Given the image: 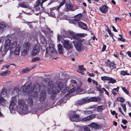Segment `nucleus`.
I'll list each match as a JSON object with an SVG mask.
<instances>
[{
  "label": "nucleus",
  "instance_id": "1",
  "mask_svg": "<svg viewBox=\"0 0 131 131\" xmlns=\"http://www.w3.org/2000/svg\"><path fill=\"white\" fill-rule=\"evenodd\" d=\"M21 45L22 43L21 42L18 44L17 41L11 42L10 39H7L5 41L4 48L2 52L3 55H5L9 49L11 53H14L15 55H18Z\"/></svg>",
  "mask_w": 131,
  "mask_h": 131
},
{
  "label": "nucleus",
  "instance_id": "2",
  "mask_svg": "<svg viewBox=\"0 0 131 131\" xmlns=\"http://www.w3.org/2000/svg\"><path fill=\"white\" fill-rule=\"evenodd\" d=\"M40 86L39 84L36 83L32 86L29 84L27 87L23 86L21 88V94L24 95L28 94L29 96H31L34 98L37 99L38 93L40 91Z\"/></svg>",
  "mask_w": 131,
  "mask_h": 131
},
{
  "label": "nucleus",
  "instance_id": "3",
  "mask_svg": "<svg viewBox=\"0 0 131 131\" xmlns=\"http://www.w3.org/2000/svg\"><path fill=\"white\" fill-rule=\"evenodd\" d=\"M63 87V84L60 82H57L54 84L52 82H50L48 83L47 88L48 93V94L52 93V95L53 94L54 95L58 93Z\"/></svg>",
  "mask_w": 131,
  "mask_h": 131
},
{
  "label": "nucleus",
  "instance_id": "4",
  "mask_svg": "<svg viewBox=\"0 0 131 131\" xmlns=\"http://www.w3.org/2000/svg\"><path fill=\"white\" fill-rule=\"evenodd\" d=\"M19 94V89L17 88H15L13 90L12 92V95L13 97H12V100L11 101L9 107L10 112L12 114L15 113V108L17 107V106L16 105V103L17 102L16 99L14 97L16 96Z\"/></svg>",
  "mask_w": 131,
  "mask_h": 131
},
{
  "label": "nucleus",
  "instance_id": "5",
  "mask_svg": "<svg viewBox=\"0 0 131 131\" xmlns=\"http://www.w3.org/2000/svg\"><path fill=\"white\" fill-rule=\"evenodd\" d=\"M63 32L65 33V35H62V36L64 38L68 37L71 38V39L73 38L76 40V39H78L77 37V36L80 37H84L87 35L86 34L84 33H79L75 34L74 32L72 31H66L63 30Z\"/></svg>",
  "mask_w": 131,
  "mask_h": 131
},
{
  "label": "nucleus",
  "instance_id": "6",
  "mask_svg": "<svg viewBox=\"0 0 131 131\" xmlns=\"http://www.w3.org/2000/svg\"><path fill=\"white\" fill-rule=\"evenodd\" d=\"M18 104L19 108L18 112L19 114L25 115L28 112V106L25 104V101L22 99L18 101Z\"/></svg>",
  "mask_w": 131,
  "mask_h": 131
},
{
  "label": "nucleus",
  "instance_id": "7",
  "mask_svg": "<svg viewBox=\"0 0 131 131\" xmlns=\"http://www.w3.org/2000/svg\"><path fill=\"white\" fill-rule=\"evenodd\" d=\"M85 41L84 40L78 39L75 41H73V43L76 50L80 52L83 50L84 48Z\"/></svg>",
  "mask_w": 131,
  "mask_h": 131
},
{
  "label": "nucleus",
  "instance_id": "8",
  "mask_svg": "<svg viewBox=\"0 0 131 131\" xmlns=\"http://www.w3.org/2000/svg\"><path fill=\"white\" fill-rule=\"evenodd\" d=\"M78 112H80V111L79 110L77 111H71L69 112V118L71 121H75V122L80 121L81 119L79 118V115L76 114H78Z\"/></svg>",
  "mask_w": 131,
  "mask_h": 131
},
{
  "label": "nucleus",
  "instance_id": "9",
  "mask_svg": "<svg viewBox=\"0 0 131 131\" xmlns=\"http://www.w3.org/2000/svg\"><path fill=\"white\" fill-rule=\"evenodd\" d=\"M61 42L65 49L68 51L67 53L68 55L69 53L72 52L71 50L73 47L72 43H70L69 41L66 40H63V41H61Z\"/></svg>",
  "mask_w": 131,
  "mask_h": 131
},
{
  "label": "nucleus",
  "instance_id": "10",
  "mask_svg": "<svg viewBox=\"0 0 131 131\" xmlns=\"http://www.w3.org/2000/svg\"><path fill=\"white\" fill-rule=\"evenodd\" d=\"M30 44L28 42H27L24 43L23 48L21 49L22 54L25 56L27 54L28 51L30 47Z\"/></svg>",
  "mask_w": 131,
  "mask_h": 131
},
{
  "label": "nucleus",
  "instance_id": "11",
  "mask_svg": "<svg viewBox=\"0 0 131 131\" xmlns=\"http://www.w3.org/2000/svg\"><path fill=\"white\" fill-rule=\"evenodd\" d=\"M56 52L54 44L51 43H49V47H47L46 49V53H49L50 54Z\"/></svg>",
  "mask_w": 131,
  "mask_h": 131
},
{
  "label": "nucleus",
  "instance_id": "12",
  "mask_svg": "<svg viewBox=\"0 0 131 131\" xmlns=\"http://www.w3.org/2000/svg\"><path fill=\"white\" fill-rule=\"evenodd\" d=\"M76 85V82L75 80H71V83L70 84V86H72L73 87H75ZM75 87L69 90L68 93L66 94L67 95H69L74 92L75 89Z\"/></svg>",
  "mask_w": 131,
  "mask_h": 131
},
{
  "label": "nucleus",
  "instance_id": "13",
  "mask_svg": "<svg viewBox=\"0 0 131 131\" xmlns=\"http://www.w3.org/2000/svg\"><path fill=\"white\" fill-rule=\"evenodd\" d=\"M40 50L39 46L36 45L33 47L31 52V55L35 56L38 54L39 53Z\"/></svg>",
  "mask_w": 131,
  "mask_h": 131
},
{
  "label": "nucleus",
  "instance_id": "14",
  "mask_svg": "<svg viewBox=\"0 0 131 131\" xmlns=\"http://www.w3.org/2000/svg\"><path fill=\"white\" fill-rule=\"evenodd\" d=\"M105 62L107 67H109L111 69H114L116 68V64L114 62H111L109 60H107Z\"/></svg>",
  "mask_w": 131,
  "mask_h": 131
},
{
  "label": "nucleus",
  "instance_id": "15",
  "mask_svg": "<svg viewBox=\"0 0 131 131\" xmlns=\"http://www.w3.org/2000/svg\"><path fill=\"white\" fill-rule=\"evenodd\" d=\"M46 97V92L45 90H42L41 91L39 97V100L40 102L43 101L45 99Z\"/></svg>",
  "mask_w": 131,
  "mask_h": 131
},
{
  "label": "nucleus",
  "instance_id": "16",
  "mask_svg": "<svg viewBox=\"0 0 131 131\" xmlns=\"http://www.w3.org/2000/svg\"><path fill=\"white\" fill-rule=\"evenodd\" d=\"M66 2V0H62L61 3L58 6L55 7L50 9V11H53L56 10V11L59 10L60 8L63 6Z\"/></svg>",
  "mask_w": 131,
  "mask_h": 131
},
{
  "label": "nucleus",
  "instance_id": "17",
  "mask_svg": "<svg viewBox=\"0 0 131 131\" xmlns=\"http://www.w3.org/2000/svg\"><path fill=\"white\" fill-rule=\"evenodd\" d=\"M89 126L92 130H98L100 127V126L98 124L94 123H91Z\"/></svg>",
  "mask_w": 131,
  "mask_h": 131
},
{
  "label": "nucleus",
  "instance_id": "18",
  "mask_svg": "<svg viewBox=\"0 0 131 131\" xmlns=\"http://www.w3.org/2000/svg\"><path fill=\"white\" fill-rule=\"evenodd\" d=\"M66 8L65 10L66 11H69V10L74 11L77 8L75 9H73V6L72 5L70 4H67L65 5Z\"/></svg>",
  "mask_w": 131,
  "mask_h": 131
},
{
  "label": "nucleus",
  "instance_id": "19",
  "mask_svg": "<svg viewBox=\"0 0 131 131\" xmlns=\"http://www.w3.org/2000/svg\"><path fill=\"white\" fill-rule=\"evenodd\" d=\"M88 102V100L87 99L84 98L78 101L75 103V105L77 106H78L82 105L85 103H87Z\"/></svg>",
  "mask_w": 131,
  "mask_h": 131
},
{
  "label": "nucleus",
  "instance_id": "20",
  "mask_svg": "<svg viewBox=\"0 0 131 131\" xmlns=\"http://www.w3.org/2000/svg\"><path fill=\"white\" fill-rule=\"evenodd\" d=\"M99 9L102 13L104 14H105L108 10V7L105 5H103L100 7Z\"/></svg>",
  "mask_w": 131,
  "mask_h": 131
},
{
  "label": "nucleus",
  "instance_id": "21",
  "mask_svg": "<svg viewBox=\"0 0 131 131\" xmlns=\"http://www.w3.org/2000/svg\"><path fill=\"white\" fill-rule=\"evenodd\" d=\"M95 117V116L94 115H91L90 116H87L82 118L80 119V121H86L91 120L93 119Z\"/></svg>",
  "mask_w": 131,
  "mask_h": 131
},
{
  "label": "nucleus",
  "instance_id": "22",
  "mask_svg": "<svg viewBox=\"0 0 131 131\" xmlns=\"http://www.w3.org/2000/svg\"><path fill=\"white\" fill-rule=\"evenodd\" d=\"M40 39L41 44L44 46H46L47 44V40L43 35H41L40 37Z\"/></svg>",
  "mask_w": 131,
  "mask_h": 131
},
{
  "label": "nucleus",
  "instance_id": "23",
  "mask_svg": "<svg viewBox=\"0 0 131 131\" xmlns=\"http://www.w3.org/2000/svg\"><path fill=\"white\" fill-rule=\"evenodd\" d=\"M78 25L79 27L82 29L85 30H87L86 25L82 22H79L78 23Z\"/></svg>",
  "mask_w": 131,
  "mask_h": 131
},
{
  "label": "nucleus",
  "instance_id": "24",
  "mask_svg": "<svg viewBox=\"0 0 131 131\" xmlns=\"http://www.w3.org/2000/svg\"><path fill=\"white\" fill-rule=\"evenodd\" d=\"M8 91L4 88L2 89L1 92V97H4L7 95Z\"/></svg>",
  "mask_w": 131,
  "mask_h": 131
},
{
  "label": "nucleus",
  "instance_id": "25",
  "mask_svg": "<svg viewBox=\"0 0 131 131\" xmlns=\"http://www.w3.org/2000/svg\"><path fill=\"white\" fill-rule=\"evenodd\" d=\"M58 51L59 53L60 54H62L63 52V48L62 45L61 44H59L57 45Z\"/></svg>",
  "mask_w": 131,
  "mask_h": 131
},
{
  "label": "nucleus",
  "instance_id": "26",
  "mask_svg": "<svg viewBox=\"0 0 131 131\" xmlns=\"http://www.w3.org/2000/svg\"><path fill=\"white\" fill-rule=\"evenodd\" d=\"M79 128V129L80 130V131H82V130H83V129L84 130V131H92L88 127L85 126H84L83 127L81 126H77Z\"/></svg>",
  "mask_w": 131,
  "mask_h": 131
},
{
  "label": "nucleus",
  "instance_id": "27",
  "mask_svg": "<svg viewBox=\"0 0 131 131\" xmlns=\"http://www.w3.org/2000/svg\"><path fill=\"white\" fill-rule=\"evenodd\" d=\"M97 109L98 112H102L105 110V107L104 106H99L97 107Z\"/></svg>",
  "mask_w": 131,
  "mask_h": 131
},
{
  "label": "nucleus",
  "instance_id": "28",
  "mask_svg": "<svg viewBox=\"0 0 131 131\" xmlns=\"http://www.w3.org/2000/svg\"><path fill=\"white\" fill-rule=\"evenodd\" d=\"M27 103L29 106H31L33 105V101L31 97H29L27 100Z\"/></svg>",
  "mask_w": 131,
  "mask_h": 131
},
{
  "label": "nucleus",
  "instance_id": "29",
  "mask_svg": "<svg viewBox=\"0 0 131 131\" xmlns=\"http://www.w3.org/2000/svg\"><path fill=\"white\" fill-rule=\"evenodd\" d=\"M96 89L97 90L99 91L100 92L103 93V90H105V89L104 88H101V86L100 85H97L96 86Z\"/></svg>",
  "mask_w": 131,
  "mask_h": 131
},
{
  "label": "nucleus",
  "instance_id": "30",
  "mask_svg": "<svg viewBox=\"0 0 131 131\" xmlns=\"http://www.w3.org/2000/svg\"><path fill=\"white\" fill-rule=\"evenodd\" d=\"M119 89V88L117 87L116 88H114L113 90H112V93L114 95H115L117 94V93L118 92Z\"/></svg>",
  "mask_w": 131,
  "mask_h": 131
},
{
  "label": "nucleus",
  "instance_id": "31",
  "mask_svg": "<svg viewBox=\"0 0 131 131\" xmlns=\"http://www.w3.org/2000/svg\"><path fill=\"white\" fill-rule=\"evenodd\" d=\"M18 5L19 6L21 7L25 8H27L28 7V6L24 3H20Z\"/></svg>",
  "mask_w": 131,
  "mask_h": 131
},
{
  "label": "nucleus",
  "instance_id": "32",
  "mask_svg": "<svg viewBox=\"0 0 131 131\" xmlns=\"http://www.w3.org/2000/svg\"><path fill=\"white\" fill-rule=\"evenodd\" d=\"M61 35L58 34L57 36L58 40L59 41H60L61 40L62 37H63L62 36V35H65V33H64L63 32V31L61 32Z\"/></svg>",
  "mask_w": 131,
  "mask_h": 131
},
{
  "label": "nucleus",
  "instance_id": "33",
  "mask_svg": "<svg viewBox=\"0 0 131 131\" xmlns=\"http://www.w3.org/2000/svg\"><path fill=\"white\" fill-rule=\"evenodd\" d=\"M6 102V100L2 97H0V104L3 105Z\"/></svg>",
  "mask_w": 131,
  "mask_h": 131
},
{
  "label": "nucleus",
  "instance_id": "34",
  "mask_svg": "<svg viewBox=\"0 0 131 131\" xmlns=\"http://www.w3.org/2000/svg\"><path fill=\"white\" fill-rule=\"evenodd\" d=\"M108 82L112 84L116 82V80L114 79L113 78L110 77L109 78Z\"/></svg>",
  "mask_w": 131,
  "mask_h": 131
},
{
  "label": "nucleus",
  "instance_id": "35",
  "mask_svg": "<svg viewBox=\"0 0 131 131\" xmlns=\"http://www.w3.org/2000/svg\"><path fill=\"white\" fill-rule=\"evenodd\" d=\"M6 27L5 25L3 24H0V32H2L4 28Z\"/></svg>",
  "mask_w": 131,
  "mask_h": 131
},
{
  "label": "nucleus",
  "instance_id": "36",
  "mask_svg": "<svg viewBox=\"0 0 131 131\" xmlns=\"http://www.w3.org/2000/svg\"><path fill=\"white\" fill-rule=\"evenodd\" d=\"M10 72L9 71L6 70L2 73L1 74L2 76L7 75L10 74Z\"/></svg>",
  "mask_w": 131,
  "mask_h": 131
},
{
  "label": "nucleus",
  "instance_id": "37",
  "mask_svg": "<svg viewBox=\"0 0 131 131\" xmlns=\"http://www.w3.org/2000/svg\"><path fill=\"white\" fill-rule=\"evenodd\" d=\"M88 100V102H94L96 101H97V99L95 97H92L91 98L89 99Z\"/></svg>",
  "mask_w": 131,
  "mask_h": 131
},
{
  "label": "nucleus",
  "instance_id": "38",
  "mask_svg": "<svg viewBox=\"0 0 131 131\" xmlns=\"http://www.w3.org/2000/svg\"><path fill=\"white\" fill-rule=\"evenodd\" d=\"M42 31L44 32L45 34H46L48 32H50V29L47 27H46V29L44 30L43 28L42 29Z\"/></svg>",
  "mask_w": 131,
  "mask_h": 131
},
{
  "label": "nucleus",
  "instance_id": "39",
  "mask_svg": "<svg viewBox=\"0 0 131 131\" xmlns=\"http://www.w3.org/2000/svg\"><path fill=\"white\" fill-rule=\"evenodd\" d=\"M110 77L106 76L102 77L101 79L103 81L108 80Z\"/></svg>",
  "mask_w": 131,
  "mask_h": 131
},
{
  "label": "nucleus",
  "instance_id": "40",
  "mask_svg": "<svg viewBox=\"0 0 131 131\" xmlns=\"http://www.w3.org/2000/svg\"><path fill=\"white\" fill-rule=\"evenodd\" d=\"M40 60V59L38 57H35L31 59V62H35L38 61Z\"/></svg>",
  "mask_w": 131,
  "mask_h": 131
},
{
  "label": "nucleus",
  "instance_id": "41",
  "mask_svg": "<svg viewBox=\"0 0 131 131\" xmlns=\"http://www.w3.org/2000/svg\"><path fill=\"white\" fill-rule=\"evenodd\" d=\"M30 71V69L29 68H27L23 69L21 71V72L23 73H27Z\"/></svg>",
  "mask_w": 131,
  "mask_h": 131
},
{
  "label": "nucleus",
  "instance_id": "42",
  "mask_svg": "<svg viewBox=\"0 0 131 131\" xmlns=\"http://www.w3.org/2000/svg\"><path fill=\"white\" fill-rule=\"evenodd\" d=\"M50 13H48V14L50 16H51L53 17H55V14L53 12V11H50Z\"/></svg>",
  "mask_w": 131,
  "mask_h": 131
},
{
  "label": "nucleus",
  "instance_id": "43",
  "mask_svg": "<svg viewBox=\"0 0 131 131\" xmlns=\"http://www.w3.org/2000/svg\"><path fill=\"white\" fill-rule=\"evenodd\" d=\"M39 6H34V8H35V10L37 11H38V13H35V14H36L37 15H38V14L40 12V8H39L38 7Z\"/></svg>",
  "mask_w": 131,
  "mask_h": 131
},
{
  "label": "nucleus",
  "instance_id": "44",
  "mask_svg": "<svg viewBox=\"0 0 131 131\" xmlns=\"http://www.w3.org/2000/svg\"><path fill=\"white\" fill-rule=\"evenodd\" d=\"M117 100L121 102H123L125 101L124 99L122 97H118L117 98Z\"/></svg>",
  "mask_w": 131,
  "mask_h": 131
},
{
  "label": "nucleus",
  "instance_id": "45",
  "mask_svg": "<svg viewBox=\"0 0 131 131\" xmlns=\"http://www.w3.org/2000/svg\"><path fill=\"white\" fill-rule=\"evenodd\" d=\"M121 74L123 75H129L128 73L123 70L121 72Z\"/></svg>",
  "mask_w": 131,
  "mask_h": 131
},
{
  "label": "nucleus",
  "instance_id": "46",
  "mask_svg": "<svg viewBox=\"0 0 131 131\" xmlns=\"http://www.w3.org/2000/svg\"><path fill=\"white\" fill-rule=\"evenodd\" d=\"M122 89L123 91L127 94H128L129 93V92L127 89L125 87H122Z\"/></svg>",
  "mask_w": 131,
  "mask_h": 131
},
{
  "label": "nucleus",
  "instance_id": "47",
  "mask_svg": "<svg viewBox=\"0 0 131 131\" xmlns=\"http://www.w3.org/2000/svg\"><path fill=\"white\" fill-rule=\"evenodd\" d=\"M84 113L86 115L90 114L92 113V112L91 111H83Z\"/></svg>",
  "mask_w": 131,
  "mask_h": 131
},
{
  "label": "nucleus",
  "instance_id": "48",
  "mask_svg": "<svg viewBox=\"0 0 131 131\" xmlns=\"http://www.w3.org/2000/svg\"><path fill=\"white\" fill-rule=\"evenodd\" d=\"M40 0H37L36 2V3L34 6H39L40 4Z\"/></svg>",
  "mask_w": 131,
  "mask_h": 131
},
{
  "label": "nucleus",
  "instance_id": "49",
  "mask_svg": "<svg viewBox=\"0 0 131 131\" xmlns=\"http://www.w3.org/2000/svg\"><path fill=\"white\" fill-rule=\"evenodd\" d=\"M119 36H120V37L118 38V39H119L120 41L124 42V41L125 40L122 38V36L121 35H119Z\"/></svg>",
  "mask_w": 131,
  "mask_h": 131
},
{
  "label": "nucleus",
  "instance_id": "50",
  "mask_svg": "<svg viewBox=\"0 0 131 131\" xmlns=\"http://www.w3.org/2000/svg\"><path fill=\"white\" fill-rule=\"evenodd\" d=\"M47 0H42V2L40 4L41 6V7L42 8V5L43 4V3L47 1Z\"/></svg>",
  "mask_w": 131,
  "mask_h": 131
},
{
  "label": "nucleus",
  "instance_id": "51",
  "mask_svg": "<svg viewBox=\"0 0 131 131\" xmlns=\"http://www.w3.org/2000/svg\"><path fill=\"white\" fill-rule=\"evenodd\" d=\"M106 47V46L105 45H104L103 46L102 48V51H104L105 50Z\"/></svg>",
  "mask_w": 131,
  "mask_h": 131
},
{
  "label": "nucleus",
  "instance_id": "52",
  "mask_svg": "<svg viewBox=\"0 0 131 131\" xmlns=\"http://www.w3.org/2000/svg\"><path fill=\"white\" fill-rule=\"evenodd\" d=\"M78 67L79 68V70H82L83 68L84 67V66L83 65H82L81 66H78Z\"/></svg>",
  "mask_w": 131,
  "mask_h": 131
},
{
  "label": "nucleus",
  "instance_id": "53",
  "mask_svg": "<svg viewBox=\"0 0 131 131\" xmlns=\"http://www.w3.org/2000/svg\"><path fill=\"white\" fill-rule=\"evenodd\" d=\"M9 67L10 65L9 64H7L4 65L3 66V67L4 68L5 67L6 68H8Z\"/></svg>",
  "mask_w": 131,
  "mask_h": 131
},
{
  "label": "nucleus",
  "instance_id": "54",
  "mask_svg": "<svg viewBox=\"0 0 131 131\" xmlns=\"http://www.w3.org/2000/svg\"><path fill=\"white\" fill-rule=\"evenodd\" d=\"M88 74L90 77H93L94 75V74L93 73H88Z\"/></svg>",
  "mask_w": 131,
  "mask_h": 131
},
{
  "label": "nucleus",
  "instance_id": "55",
  "mask_svg": "<svg viewBox=\"0 0 131 131\" xmlns=\"http://www.w3.org/2000/svg\"><path fill=\"white\" fill-rule=\"evenodd\" d=\"M92 81L93 84H95L96 86H97L98 83L96 81L93 80H92Z\"/></svg>",
  "mask_w": 131,
  "mask_h": 131
},
{
  "label": "nucleus",
  "instance_id": "56",
  "mask_svg": "<svg viewBox=\"0 0 131 131\" xmlns=\"http://www.w3.org/2000/svg\"><path fill=\"white\" fill-rule=\"evenodd\" d=\"M108 32L109 33L110 35L112 37L113 36V34L111 32V30H108Z\"/></svg>",
  "mask_w": 131,
  "mask_h": 131
},
{
  "label": "nucleus",
  "instance_id": "57",
  "mask_svg": "<svg viewBox=\"0 0 131 131\" xmlns=\"http://www.w3.org/2000/svg\"><path fill=\"white\" fill-rule=\"evenodd\" d=\"M122 122L124 124L127 123V121L126 120L123 119L122 120Z\"/></svg>",
  "mask_w": 131,
  "mask_h": 131
},
{
  "label": "nucleus",
  "instance_id": "58",
  "mask_svg": "<svg viewBox=\"0 0 131 131\" xmlns=\"http://www.w3.org/2000/svg\"><path fill=\"white\" fill-rule=\"evenodd\" d=\"M115 20L116 21H120L121 20L119 18L116 17L115 18Z\"/></svg>",
  "mask_w": 131,
  "mask_h": 131
},
{
  "label": "nucleus",
  "instance_id": "59",
  "mask_svg": "<svg viewBox=\"0 0 131 131\" xmlns=\"http://www.w3.org/2000/svg\"><path fill=\"white\" fill-rule=\"evenodd\" d=\"M127 54L130 57H131V52L130 51H128L127 52Z\"/></svg>",
  "mask_w": 131,
  "mask_h": 131
},
{
  "label": "nucleus",
  "instance_id": "60",
  "mask_svg": "<svg viewBox=\"0 0 131 131\" xmlns=\"http://www.w3.org/2000/svg\"><path fill=\"white\" fill-rule=\"evenodd\" d=\"M92 80L91 78H88V81L89 83H91Z\"/></svg>",
  "mask_w": 131,
  "mask_h": 131
},
{
  "label": "nucleus",
  "instance_id": "61",
  "mask_svg": "<svg viewBox=\"0 0 131 131\" xmlns=\"http://www.w3.org/2000/svg\"><path fill=\"white\" fill-rule=\"evenodd\" d=\"M112 28L113 29V30L115 32H117V30H116L114 26H112Z\"/></svg>",
  "mask_w": 131,
  "mask_h": 131
},
{
  "label": "nucleus",
  "instance_id": "62",
  "mask_svg": "<svg viewBox=\"0 0 131 131\" xmlns=\"http://www.w3.org/2000/svg\"><path fill=\"white\" fill-rule=\"evenodd\" d=\"M76 90L78 92H81L82 91V90L81 89H80V88H77Z\"/></svg>",
  "mask_w": 131,
  "mask_h": 131
},
{
  "label": "nucleus",
  "instance_id": "63",
  "mask_svg": "<svg viewBox=\"0 0 131 131\" xmlns=\"http://www.w3.org/2000/svg\"><path fill=\"white\" fill-rule=\"evenodd\" d=\"M78 71L79 73H81V74H84V73H83V72L82 71V70H79Z\"/></svg>",
  "mask_w": 131,
  "mask_h": 131
},
{
  "label": "nucleus",
  "instance_id": "64",
  "mask_svg": "<svg viewBox=\"0 0 131 131\" xmlns=\"http://www.w3.org/2000/svg\"><path fill=\"white\" fill-rule=\"evenodd\" d=\"M121 127L123 129H126L127 128V126H123L122 125V124H121Z\"/></svg>",
  "mask_w": 131,
  "mask_h": 131
}]
</instances>
